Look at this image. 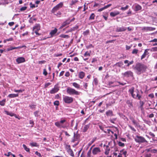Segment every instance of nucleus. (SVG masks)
I'll use <instances>...</instances> for the list:
<instances>
[{"mask_svg": "<svg viewBox=\"0 0 157 157\" xmlns=\"http://www.w3.org/2000/svg\"><path fill=\"white\" fill-rule=\"evenodd\" d=\"M85 74L83 71L80 72L78 73V77L81 79H83L85 77Z\"/></svg>", "mask_w": 157, "mask_h": 157, "instance_id": "18", "label": "nucleus"}, {"mask_svg": "<svg viewBox=\"0 0 157 157\" xmlns=\"http://www.w3.org/2000/svg\"><path fill=\"white\" fill-rule=\"evenodd\" d=\"M149 49H147L144 50V52L143 54L142 55L141 58V59L142 60L147 55L149 54V52L148 51L149 50Z\"/></svg>", "mask_w": 157, "mask_h": 157, "instance_id": "15", "label": "nucleus"}, {"mask_svg": "<svg viewBox=\"0 0 157 157\" xmlns=\"http://www.w3.org/2000/svg\"><path fill=\"white\" fill-rule=\"evenodd\" d=\"M114 83V82L112 81H110L109 82L108 85L109 86V87H115L116 86H118V85H113V83Z\"/></svg>", "mask_w": 157, "mask_h": 157, "instance_id": "29", "label": "nucleus"}, {"mask_svg": "<svg viewBox=\"0 0 157 157\" xmlns=\"http://www.w3.org/2000/svg\"><path fill=\"white\" fill-rule=\"evenodd\" d=\"M133 124L136 126H137L138 123L136 122V121L134 119L132 121Z\"/></svg>", "mask_w": 157, "mask_h": 157, "instance_id": "50", "label": "nucleus"}, {"mask_svg": "<svg viewBox=\"0 0 157 157\" xmlns=\"http://www.w3.org/2000/svg\"><path fill=\"white\" fill-rule=\"evenodd\" d=\"M134 63V61L133 60H132L127 65V66L129 67L130 65Z\"/></svg>", "mask_w": 157, "mask_h": 157, "instance_id": "62", "label": "nucleus"}, {"mask_svg": "<svg viewBox=\"0 0 157 157\" xmlns=\"http://www.w3.org/2000/svg\"><path fill=\"white\" fill-rule=\"evenodd\" d=\"M127 28L125 27L122 26L121 27H117L116 29L117 32H124L126 30Z\"/></svg>", "mask_w": 157, "mask_h": 157, "instance_id": "13", "label": "nucleus"}, {"mask_svg": "<svg viewBox=\"0 0 157 157\" xmlns=\"http://www.w3.org/2000/svg\"><path fill=\"white\" fill-rule=\"evenodd\" d=\"M70 74L69 72L68 71L66 72L65 75V76L67 77H69L70 76Z\"/></svg>", "mask_w": 157, "mask_h": 157, "instance_id": "64", "label": "nucleus"}, {"mask_svg": "<svg viewBox=\"0 0 157 157\" xmlns=\"http://www.w3.org/2000/svg\"><path fill=\"white\" fill-rule=\"evenodd\" d=\"M24 46H19L18 47H13L11 46L9 48H7V50L9 51L11 50H12L13 49H19L23 48Z\"/></svg>", "mask_w": 157, "mask_h": 157, "instance_id": "17", "label": "nucleus"}, {"mask_svg": "<svg viewBox=\"0 0 157 157\" xmlns=\"http://www.w3.org/2000/svg\"><path fill=\"white\" fill-rule=\"evenodd\" d=\"M55 125L57 127L61 128H67L69 126V124L65 119H61L59 121L55 123Z\"/></svg>", "mask_w": 157, "mask_h": 157, "instance_id": "2", "label": "nucleus"}, {"mask_svg": "<svg viewBox=\"0 0 157 157\" xmlns=\"http://www.w3.org/2000/svg\"><path fill=\"white\" fill-rule=\"evenodd\" d=\"M129 127L130 128V129L133 131L134 132H136V130L133 127L130 125L129 126Z\"/></svg>", "mask_w": 157, "mask_h": 157, "instance_id": "63", "label": "nucleus"}, {"mask_svg": "<svg viewBox=\"0 0 157 157\" xmlns=\"http://www.w3.org/2000/svg\"><path fill=\"white\" fill-rule=\"evenodd\" d=\"M39 30V25L36 24L33 27V32L35 33L36 35H39V34L38 33V31Z\"/></svg>", "mask_w": 157, "mask_h": 157, "instance_id": "11", "label": "nucleus"}, {"mask_svg": "<svg viewBox=\"0 0 157 157\" xmlns=\"http://www.w3.org/2000/svg\"><path fill=\"white\" fill-rule=\"evenodd\" d=\"M126 103L128 105L129 107H130L131 106H132V102L130 100H127Z\"/></svg>", "mask_w": 157, "mask_h": 157, "instance_id": "37", "label": "nucleus"}, {"mask_svg": "<svg viewBox=\"0 0 157 157\" xmlns=\"http://www.w3.org/2000/svg\"><path fill=\"white\" fill-rule=\"evenodd\" d=\"M119 14L120 12L118 11H116L111 12L110 13V14L111 16L112 17H114L116 16Z\"/></svg>", "mask_w": 157, "mask_h": 157, "instance_id": "21", "label": "nucleus"}, {"mask_svg": "<svg viewBox=\"0 0 157 157\" xmlns=\"http://www.w3.org/2000/svg\"><path fill=\"white\" fill-rule=\"evenodd\" d=\"M6 99H3L2 100L0 101V105L2 106H4L5 104Z\"/></svg>", "mask_w": 157, "mask_h": 157, "instance_id": "36", "label": "nucleus"}, {"mask_svg": "<svg viewBox=\"0 0 157 157\" xmlns=\"http://www.w3.org/2000/svg\"><path fill=\"white\" fill-rule=\"evenodd\" d=\"M16 62L18 63H20L25 61V59L23 57H19L17 58L16 60Z\"/></svg>", "mask_w": 157, "mask_h": 157, "instance_id": "16", "label": "nucleus"}, {"mask_svg": "<svg viewBox=\"0 0 157 157\" xmlns=\"http://www.w3.org/2000/svg\"><path fill=\"white\" fill-rule=\"evenodd\" d=\"M101 152V150L99 147H94L92 151V153L94 155H100Z\"/></svg>", "mask_w": 157, "mask_h": 157, "instance_id": "9", "label": "nucleus"}, {"mask_svg": "<svg viewBox=\"0 0 157 157\" xmlns=\"http://www.w3.org/2000/svg\"><path fill=\"white\" fill-rule=\"evenodd\" d=\"M65 147L67 151L71 149L70 145H66Z\"/></svg>", "mask_w": 157, "mask_h": 157, "instance_id": "42", "label": "nucleus"}, {"mask_svg": "<svg viewBox=\"0 0 157 157\" xmlns=\"http://www.w3.org/2000/svg\"><path fill=\"white\" fill-rule=\"evenodd\" d=\"M153 57L155 59H157V52L152 54Z\"/></svg>", "mask_w": 157, "mask_h": 157, "instance_id": "56", "label": "nucleus"}, {"mask_svg": "<svg viewBox=\"0 0 157 157\" xmlns=\"http://www.w3.org/2000/svg\"><path fill=\"white\" fill-rule=\"evenodd\" d=\"M59 37H60L67 39L68 38L70 37V36L68 35H66L63 34H61L59 36Z\"/></svg>", "mask_w": 157, "mask_h": 157, "instance_id": "32", "label": "nucleus"}, {"mask_svg": "<svg viewBox=\"0 0 157 157\" xmlns=\"http://www.w3.org/2000/svg\"><path fill=\"white\" fill-rule=\"evenodd\" d=\"M66 92L67 94L70 95H79V92L75 89L70 87H68L67 88Z\"/></svg>", "mask_w": 157, "mask_h": 157, "instance_id": "4", "label": "nucleus"}, {"mask_svg": "<svg viewBox=\"0 0 157 157\" xmlns=\"http://www.w3.org/2000/svg\"><path fill=\"white\" fill-rule=\"evenodd\" d=\"M70 24V19H68L63 23L62 25L60 27V29H62L64 27Z\"/></svg>", "mask_w": 157, "mask_h": 157, "instance_id": "14", "label": "nucleus"}, {"mask_svg": "<svg viewBox=\"0 0 157 157\" xmlns=\"http://www.w3.org/2000/svg\"><path fill=\"white\" fill-rule=\"evenodd\" d=\"M116 119H117V118H113V119H111V118L109 120V121L111 123H113V124H114L115 123L114 121H116Z\"/></svg>", "mask_w": 157, "mask_h": 157, "instance_id": "48", "label": "nucleus"}, {"mask_svg": "<svg viewBox=\"0 0 157 157\" xmlns=\"http://www.w3.org/2000/svg\"><path fill=\"white\" fill-rule=\"evenodd\" d=\"M43 74L45 76H46L48 75V72L45 69L43 70Z\"/></svg>", "mask_w": 157, "mask_h": 157, "instance_id": "55", "label": "nucleus"}, {"mask_svg": "<svg viewBox=\"0 0 157 157\" xmlns=\"http://www.w3.org/2000/svg\"><path fill=\"white\" fill-rule=\"evenodd\" d=\"M59 104V102L58 101H56L54 102V105L58 106Z\"/></svg>", "mask_w": 157, "mask_h": 157, "instance_id": "53", "label": "nucleus"}, {"mask_svg": "<svg viewBox=\"0 0 157 157\" xmlns=\"http://www.w3.org/2000/svg\"><path fill=\"white\" fill-rule=\"evenodd\" d=\"M23 147H24L25 150L27 152H29V149L28 148L26 145H25L24 144H23Z\"/></svg>", "mask_w": 157, "mask_h": 157, "instance_id": "44", "label": "nucleus"}, {"mask_svg": "<svg viewBox=\"0 0 157 157\" xmlns=\"http://www.w3.org/2000/svg\"><path fill=\"white\" fill-rule=\"evenodd\" d=\"M95 15L94 13H92L90 16L89 18V20H93L94 19Z\"/></svg>", "mask_w": 157, "mask_h": 157, "instance_id": "34", "label": "nucleus"}, {"mask_svg": "<svg viewBox=\"0 0 157 157\" xmlns=\"http://www.w3.org/2000/svg\"><path fill=\"white\" fill-rule=\"evenodd\" d=\"M123 65V63L122 62H119L116 63L114 65V66L115 65H117L119 67H121Z\"/></svg>", "mask_w": 157, "mask_h": 157, "instance_id": "33", "label": "nucleus"}, {"mask_svg": "<svg viewBox=\"0 0 157 157\" xmlns=\"http://www.w3.org/2000/svg\"><path fill=\"white\" fill-rule=\"evenodd\" d=\"M132 46V45L131 46H128L127 45H126V50H129L131 48Z\"/></svg>", "mask_w": 157, "mask_h": 157, "instance_id": "60", "label": "nucleus"}, {"mask_svg": "<svg viewBox=\"0 0 157 157\" xmlns=\"http://www.w3.org/2000/svg\"><path fill=\"white\" fill-rule=\"evenodd\" d=\"M89 33V30H86V31H84L83 33V34L84 35H87Z\"/></svg>", "mask_w": 157, "mask_h": 157, "instance_id": "51", "label": "nucleus"}, {"mask_svg": "<svg viewBox=\"0 0 157 157\" xmlns=\"http://www.w3.org/2000/svg\"><path fill=\"white\" fill-rule=\"evenodd\" d=\"M111 5H112L111 4H108L102 8H101L100 9H99L98 10V12H101V11H102V10H104L105 9H106L107 8H108Z\"/></svg>", "mask_w": 157, "mask_h": 157, "instance_id": "23", "label": "nucleus"}, {"mask_svg": "<svg viewBox=\"0 0 157 157\" xmlns=\"http://www.w3.org/2000/svg\"><path fill=\"white\" fill-rule=\"evenodd\" d=\"M5 112L7 115H10L11 117L15 115V114L12 112H9L5 110Z\"/></svg>", "mask_w": 157, "mask_h": 157, "instance_id": "27", "label": "nucleus"}, {"mask_svg": "<svg viewBox=\"0 0 157 157\" xmlns=\"http://www.w3.org/2000/svg\"><path fill=\"white\" fill-rule=\"evenodd\" d=\"M78 2V1L77 0H72L71 1V3L70 5L71 6H72L74 5H75V3H77Z\"/></svg>", "mask_w": 157, "mask_h": 157, "instance_id": "38", "label": "nucleus"}, {"mask_svg": "<svg viewBox=\"0 0 157 157\" xmlns=\"http://www.w3.org/2000/svg\"><path fill=\"white\" fill-rule=\"evenodd\" d=\"M122 75L124 77H128L133 76V72L130 71H127L122 74Z\"/></svg>", "mask_w": 157, "mask_h": 157, "instance_id": "10", "label": "nucleus"}, {"mask_svg": "<svg viewBox=\"0 0 157 157\" xmlns=\"http://www.w3.org/2000/svg\"><path fill=\"white\" fill-rule=\"evenodd\" d=\"M63 99L64 102L67 104L71 103L73 101V98L67 96H65L63 97Z\"/></svg>", "mask_w": 157, "mask_h": 157, "instance_id": "6", "label": "nucleus"}, {"mask_svg": "<svg viewBox=\"0 0 157 157\" xmlns=\"http://www.w3.org/2000/svg\"><path fill=\"white\" fill-rule=\"evenodd\" d=\"M59 90V87L58 84L55 85L54 87L50 91L51 94H54L57 92Z\"/></svg>", "mask_w": 157, "mask_h": 157, "instance_id": "8", "label": "nucleus"}, {"mask_svg": "<svg viewBox=\"0 0 157 157\" xmlns=\"http://www.w3.org/2000/svg\"><path fill=\"white\" fill-rule=\"evenodd\" d=\"M63 3L62 2H61L57 4L52 9V13H55L56 11L59 10V9L62 8L63 6Z\"/></svg>", "mask_w": 157, "mask_h": 157, "instance_id": "7", "label": "nucleus"}, {"mask_svg": "<svg viewBox=\"0 0 157 157\" xmlns=\"http://www.w3.org/2000/svg\"><path fill=\"white\" fill-rule=\"evenodd\" d=\"M144 156V157H151V154L149 152H145Z\"/></svg>", "mask_w": 157, "mask_h": 157, "instance_id": "30", "label": "nucleus"}, {"mask_svg": "<svg viewBox=\"0 0 157 157\" xmlns=\"http://www.w3.org/2000/svg\"><path fill=\"white\" fill-rule=\"evenodd\" d=\"M155 29V28L150 27H144L142 29V31L146 32L154 31Z\"/></svg>", "mask_w": 157, "mask_h": 157, "instance_id": "12", "label": "nucleus"}, {"mask_svg": "<svg viewBox=\"0 0 157 157\" xmlns=\"http://www.w3.org/2000/svg\"><path fill=\"white\" fill-rule=\"evenodd\" d=\"M147 68V67L146 65L140 63H137L134 68L138 75L145 72Z\"/></svg>", "mask_w": 157, "mask_h": 157, "instance_id": "1", "label": "nucleus"}, {"mask_svg": "<svg viewBox=\"0 0 157 157\" xmlns=\"http://www.w3.org/2000/svg\"><path fill=\"white\" fill-rule=\"evenodd\" d=\"M157 152V150L156 149H151V152L153 153H156Z\"/></svg>", "mask_w": 157, "mask_h": 157, "instance_id": "59", "label": "nucleus"}, {"mask_svg": "<svg viewBox=\"0 0 157 157\" xmlns=\"http://www.w3.org/2000/svg\"><path fill=\"white\" fill-rule=\"evenodd\" d=\"M135 140L136 142L139 143H147L148 142L144 137L142 136H136V137L135 139Z\"/></svg>", "mask_w": 157, "mask_h": 157, "instance_id": "5", "label": "nucleus"}, {"mask_svg": "<svg viewBox=\"0 0 157 157\" xmlns=\"http://www.w3.org/2000/svg\"><path fill=\"white\" fill-rule=\"evenodd\" d=\"M84 56L85 57L90 56V53H89L88 51H86L85 52L84 54Z\"/></svg>", "mask_w": 157, "mask_h": 157, "instance_id": "43", "label": "nucleus"}, {"mask_svg": "<svg viewBox=\"0 0 157 157\" xmlns=\"http://www.w3.org/2000/svg\"><path fill=\"white\" fill-rule=\"evenodd\" d=\"M58 31L57 29L55 28L54 30L51 31L50 33V34L51 35V37H52Z\"/></svg>", "mask_w": 157, "mask_h": 157, "instance_id": "20", "label": "nucleus"}, {"mask_svg": "<svg viewBox=\"0 0 157 157\" xmlns=\"http://www.w3.org/2000/svg\"><path fill=\"white\" fill-rule=\"evenodd\" d=\"M129 6L128 5H126V6L124 7H121V10H125L128 9Z\"/></svg>", "mask_w": 157, "mask_h": 157, "instance_id": "45", "label": "nucleus"}, {"mask_svg": "<svg viewBox=\"0 0 157 157\" xmlns=\"http://www.w3.org/2000/svg\"><path fill=\"white\" fill-rule=\"evenodd\" d=\"M110 150V149L109 148L108 149H106L105 152V154L106 155H108L109 154V151Z\"/></svg>", "mask_w": 157, "mask_h": 157, "instance_id": "47", "label": "nucleus"}, {"mask_svg": "<svg viewBox=\"0 0 157 157\" xmlns=\"http://www.w3.org/2000/svg\"><path fill=\"white\" fill-rule=\"evenodd\" d=\"M142 7L140 5L137 4L135 6V11H137L142 9Z\"/></svg>", "mask_w": 157, "mask_h": 157, "instance_id": "24", "label": "nucleus"}, {"mask_svg": "<svg viewBox=\"0 0 157 157\" xmlns=\"http://www.w3.org/2000/svg\"><path fill=\"white\" fill-rule=\"evenodd\" d=\"M68 153L71 156L74 157L75 156V155L72 150L71 149L67 151Z\"/></svg>", "mask_w": 157, "mask_h": 157, "instance_id": "28", "label": "nucleus"}, {"mask_svg": "<svg viewBox=\"0 0 157 157\" xmlns=\"http://www.w3.org/2000/svg\"><path fill=\"white\" fill-rule=\"evenodd\" d=\"M94 48V46L93 45L91 44H90L88 45H87V46H86V48L87 49H88L91 48Z\"/></svg>", "mask_w": 157, "mask_h": 157, "instance_id": "46", "label": "nucleus"}, {"mask_svg": "<svg viewBox=\"0 0 157 157\" xmlns=\"http://www.w3.org/2000/svg\"><path fill=\"white\" fill-rule=\"evenodd\" d=\"M150 50L151 52H157V47H152Z\"/></svg>", "mask_w": 157, "mask_h": 157, "instance_id": "35", "label": "nucleus"}, {"mask_svg": "<svg viewBox=\"0 0 157 157\" xmlns=\"http://www.w3.org/2000/svg\"><path fill=\"white\" fill-rule=\"evenodd\" d=\"M27 7L26 6H24L21 7L20 9L21 11H23L27 9Z\"/></svg>", "mask_w": 157, "mask_h": 157, "instance_id": "54", "label": "nucleus"}, {"mask_svg": "<svg viewBox=\"0 0 157 157\" xmlns=\"http://www.w3.org/2000/svg\"><path fill=\"white\" fill-rule=\"evenodd\" d=\"M118 145L119 146H121L122 147H124V143L120 141L118 143Z\"/></svg>", "mask_w": 157, "mask_h": 157, "instance_id": "49", "label": "nucleus"}, {"mask_svg": "<svg viewBox=\"0 0 157 157\" xmlns=\"http://www.w3.org/2000/svg\"><path fill=\"white\" fill-rule=\"evenodd\" d=\"M74 138L71 140V142L74 143L75 141H77L78 140L77 136H76L75 134H74V136L73 137Z\"/></svg>", "mask_w": 157, "mask_h": 157, "instance_id": "39", "label": "nucleus"}, {"mask_svg": "<svg viewBox=\"0 0 157 157\" xmlns=\"http://www.w3.org/2000/svg\"><path fill=\"white\" fill-rule=\"evenodd\" d=\"M135 88L134 87H132L129 90V92L131 94L132 97L134 98L137 99L139 100H141V96L140 95L139 92L137 90H136L137 91L136 92V94H134V91Z\"/></svg>", "mask_w": 157, "mask_h": 157, "instance_id": "3", "label": "nucleus"}, {"mask_svg": "<svg viewBox=\"0 0 157 157\" xmlns=\"http://www.w3.org/2000/svg\"><path fill=\"white\" fill-rule=\"evenodd\" d=\"M32 146H37V144L36 143H33L30 144Z\"/></svg>", "mask_w": 157, "mask_h": 157, "instance_id": "58", "label": "nucleus"}, {"mask_svg": "<svg viewBox=\"0 0 157 157\" xmlns=\"http://www.w3.org/2000/svg\"><path fill=\"white\" fill-rule=\"evenodd\" d=\"M90 125V123H89L88 124L84 126L83 129V132H86L89 128Z\"/></svg>", "mask_w": 157, "mask_h": 157, "instance_id": "22", "label": "nucleus"}, {"mask_svg": "<svg viewBox=\"0 0 157 157\" xmlns=\"http://www.w3.org/2000/svg\"><path fill=\"white\" fill-rule=\"evenodd\" d=\"M138 52V50L137 49H134L132 52V54H137Z\"/></svg>", "mask_w": 157, "mask_h": 157, "instance_id": "40", "label": "nucleus"}, {"mask_svg": "<svg viewBox=\"0 0 157 157\" xmlns=\"http://www.w3.org/2000/svg\"><path fill=\"white\" fill-rule=\"evenodd\" d=\"M106 115L107 117H111L113 115V113L112 110H108L106 112Z\"/></svg>", "mask_w": 157, "mask_h": 157, "instance_id": "19", "label": "nucleus"}, {"mask_svg": "<svg viewBox=\"0 0 157 157\" xmlns=\"http://www.w3.org/2000/svg\"><path fill=\"white\" fill-rule=\"evenodd\" d=\"M93 146L91 147L89 150L88 151L87 153V157H91V150Z\"/></svg>", "mask_w": 157, "mask_h": 157, "instance_id": "31", "label": "nucleus"}, {"mask_svg": "<svg viewBox=\"0 0 157 157\" xmlns=\"http://www.w3.org/2000/svg\"><path fill=\"white\" fill-rule=\"evenodd\" d=\"M148 97L151 98H154V95L153 93H151L149 94L148 95Z\"/></svg>", "mask_w": 157, "mask_h": 157, "instance_id": "57", "label": "nucleus"}, {"mask_svg": "<svg viewBox=\"0 0 157 157\" xmlns=\"http://www.w3.org/2000/svg\"><path fill=\"white\" fill-rule=\"evenodd\" d=\"M83 86L85 89H87L88 86V83H84Z\"/></svg>", "mask_w": 157, "mask_h": 157, "instance_id": "61", "label": "nucleus"}, {"mask_svg": "<svg viewBox=\"0 0 157 157\" xmlns=\"http://www.w3.org/2000/svg\"><path fill=\"white\" fill-rule=\"evenodd\" d=\"M72 84L73 86L75 88L77 89H79L80 88V85L76 82H74L72 83Z\"/></svg>", "mask_w": 157, "mask_h": 157, "instance_id": "26", "label": "nucleus"}, {"mask_svg": "<svg viewBox=\"0 0 157 157\" xmlns=\"http://www.w3.org/2000/svg\"><path fill=\"white\" fill-rule=\"evenodd\" d=\"M149 134L151 136L153 137V140H154V141H157V140H155V139H154V138H155V134L154 133H152L151 132H150L149 133Z\"/></svg>", "mask_w": 157, "mask_h": 157, "instance_id": "41", "label": "nucleus"}, {"mask_svg": "<svg viewBox=\"0 0 157 157\" xmlns=\"http://www.w3.org/2000/svg\"><path fill=\"white\" fill-rule=\"evenodd\" d=\"M94 81L95 85H97V84H98V82L97 78H94Z\"/></svg>", "mask_w": 157, "mask_h": 157, "instance_id": "52", "label": "nucleus"}, {"mask_svg": "<svg viewBox=\"0 0 157 157\" xmlns=\"http://www.w3.org/2000/svg\"><path fill=\"white\" fill-rule=\"evenodd\" d=\"M18 96V94H9L8 97L10 98H14Z\"/></svg>", "mask_w": 157, "mask_h": 157, "instance_id": "25", "label": "nucleus"}]
</instances>
